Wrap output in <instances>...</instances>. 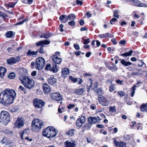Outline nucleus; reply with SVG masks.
<instances>
[{
	"instance_id": "obj_34",
	"label": "nucleus",
	"mask_w": 147,
	"mask_h": 147,
	"mask_svg": "<svg viewBox=\"0 0 147 147\" xmlns=\"http://www.w3.org/2000/svg\"><path fill=\"white\" fill-rule=\"evenodd\" d=\"M138 65L140 67H143L144 65V68H146L147 67L146 66L145 64L142 61L139 60V63L138 64Z\"/></svg>"
},
{
	"instance_id": "obj_11",
	"label": "nucleus",
	"mask_w": 147,
	"mask_h": 147,
	"mask_svg": "<svg viewBox=\"0 0 147 147\" xmlns=\"http://www.w3.org/2000/svg\"><path fill=\"white\" fill-rule=\"evenodd\" d=\"M130 2L131 3V4L135 6L139 7H147V4L141 3L140 1L138 0H129Z\"/></svg>"
},
{
	"instance_id": "obj_32",
	"label": "nucleus",
	"mask_w": 147,
	"mask_h": 147,
	"mask_svg": "<svg viewBox=\"0 0 147 147\" xmlns=\"http://www.w3.org/2000/svg\"><path fill=\"white\" fill-rule=\"evenodd\" d=\"M132 53L133 51L132 50H130L128 52L126 53L121 54V56H124L125 57L130 56L132 55Z\"/></svg>"
},
{
	"instance_id": "obj_20",
	"label": "nucleus",
	"mask_w": 147,
	"mask_h": 147,
	"mask_svg": "<svg viewBox=\"0 0 147 147\" xmlns=\"http://www.w3.org/2000/svg\"><path fill=\"white\" fill-rule=\"evenodd\" d=\"M59 19L62 22L65 23L67 22L68 20L67 16L65 15H62L59 17Z\"/></svg>"
},
{
	"instance_id": "obj_58",
	"label": "nucleus",
	"mask_w": 147,
	"mask_h": 147,
	"mask_svg": "<svg viewBox=\"0 0 147 147\" xmlns=\"http://www.w3.org/2000/svg\"><path fill=\"white\" fill-rule=\"evenodd\" d=\"M102 92V88H99L97 90V93L98 95L101 94Z\"/></svg>"
},
{
	"instance_id": "obj_43",
	"label": "nucleus",
	"mask_w": 147,
	"mask_h": 147,
	"mask_svg": "<svg viewBox=\"0 0 147 147\" xmlns=\"http://www.w3.org/2000/svg\"><path fill=\"white\" fill-rule=\"evenodd\" d=\"M109 111L110 112L112 113H115L116 111V110L115 109V107H110Z\"/></svg>"
},
{
	"instance_id": "obj_26",
	"label": "nucleus",
	"mask_w": 147,
	"mask_h": 147,
	"mask_svg": "<svg viewBox=\"0 0 147 147\" xmlns=\"http://www.w3.org/2000/svg\"><path fill=\"white\" fill-rule=\"evenodd\" d=\"M85 90L84 88H80L76 90L75 91V92L78 95H81L84 92Z\"/></svg>"
},
{
	"instance_id": "obj_15",
	"label": "nucleus",
	"mask_w": 147,
	"mask_h": 147,
	"mask_svg": "<svg viewBox=\"0 0 147 147\" xmlns=\"http://www.w3.org/2000/svg\"><path fill=\"white\" fill-rule=\"evenodd\" d=\"M30 130L29 129H26L24 130L21 131L20 134L22 139L23 140L24 138L28 136L30 133Z\"/></svg>"
},
{
	"instance_id": "obj_50",
	"label": "nucleus",
	"mask_w": 147,
	"mask_h": 147,
	"mask_svg": "<svg viewBox=\"0 0 147 147\" xmlns=\"http://www.w3.org/2000/svg\"><path fill=\"white\" fill-rule=\"evenodd\" d=\"M19 91H21L22 92L25 91L26 90V89L21 85L19 86Z\"/></svg>"
},
{
	"instance_id": "obj_31",
	"label": "nucleus",
	"mask_w": 147,
	"mask_h": 147,
	"mask_svg": "<svg viewBox=\"0 0 147 147\" xmlns=\"http://www.w3.org/2000/svg\"><path fill=\"white\" fill-rule=\"evenodd\" d=\"M68 19L70 20H74L76 19L75 15L73 14H71L69 15L68 16Z\"/></svg>"
},
{
	"instance_id": "obj_30",
	"label": "nucleus",
	"mask_w": 147,
	"mask_h": 147,
	"mask_svg": "<svg viewBox=\"0 0 147 147\" xmlns=\"http://www.w3.org/2000/svg\"><path fill=\"white\" fill-rule=\"evenodd\" d=\"M137 86L136 85H134L133 86L131 90H130L131 92V97H133L134 95L135 92V90L136 89Z\"/></svg>"
},
{
	"instance_id": "obj_22",
	"label": "nucleus",
	"mask_w": 147,
	"mask_h": 147,
	"mask_svg": "<svg viewBox=\"0 0 147 147\" xmlns=\"http://www.w3.org/2000/svg\"><path fill=\"white\" fill-rule=\"evenodd\" d=\"M56 79L53 78L51 77L48 80V81L49 83L51 85H53L56 82Z\"/></svg>"
},
{
	"instance_id": "obj_53",
	"label": "nucleus",
	"mask_w": 147,
	"mask_h": 147,
	"mask_svg": "<svg viewBox=\"0 0 147 147\" xmlns=\"http://www.w3.org/2000/svg\"><path fill=\"white\" fill-rule=\"evenodd\" d=\"M116 82L117 83L121 85L123 84V80L121 81L119 79L116 80Z\"/></svg>"
},
{
	"instance_id": "obj_16",
	"label": "nucleus",
	"mask_w": 147,
	"mask_h": 147,
	"mask_svg": "<svg viewBox=\"0 0 147 147\" xmlns=\"http://www.w3.org/2000/svg\"><path fill=\"white\" fill-rule=\"evenodd\" d=\"M53 63L59 64L62 61V59L61 58L57 57L56 55H53L51 57Z\"/></svg>"
},
{
	"instance_id": "obj_8",
	"label": "nucleus",
	"mask_w": 147,
	"mask_h": 147,
	"mask_svg": "<svg viewBox=\"0 0 147 147\" xmlns=\"http://www.w3.org/2000/svg\"><path fill=\"white\" fill-rule=\"evenodd\" d=\"M50 97L52 99L57 101H61L63 99L60 94L58 92L52 93L50 94Z\"/></svg>"
},
{
	"instance_id": "obj_6",
	"label": "nucleus",
	"mask_w": 147,
	"mask_h": 147,
	"mask_svg": "<svg viewBox=\"0 0 147 147\" xmlns=\"http://www.w3.org/2000/svg\"><path fill=\"white\" fill-rule=\"evenodd\" d=\"M47 137L49 138H52L56 136L57 134L55 128L52 126L48 127H47Z\"/></svg>"
},
{
	"instance_id": "obj_63",
	"label": "nucleus",
	"mask_w": 147,
	"mask_h": 147,
	"mask_svg": "<svg viewBox=\"0 0 147 147\" xmlns=\"http://www.w3.org/2000/svg\"><path fill=\"white\" fill-rule=\"evenodd\" d=\"M53 35V33H49V32H48L47 34V39L50 38L51 36Z\"/></svg>"
},
{
	"instance_id": "obj_60",
	"label": "nucleus",
	"mask_w": 147,
	"mask_h": 147,
	"mask_svg": "<svg viewBox=\"0 0 147 147\" xmlns=\"http://www.w3.org/2000/svg\"><path fill=\"white\" fill-rule=\"evenodd\" d=\"M46 84L44 83L42 86L43 89V90L44 92V93L46 94Z\"/></svg>"
},
{
	"instance_id": "obj_10",
	"label": "nucleus",
	"mask_w": 147,
	"mask_h": 147,
	"mask_svg": "<svg viewBox=\"0 0 147 147\" xmlns=\"http://www.w3.org/2000/svg\"><path fill=\"white\" fill-rule=\"evenodd\" d=\"M24 121L22 118L18 117L15 123L14 126V127L21 128L23 127L24 124Z\"/></svg>"
},
{
	"instance_id": "obj_21",
	"label": "nucleus",
	"mask_w": 147,
	"mask_h": 147,
	"mask_svg": "<svg viewBox=\"0 0 147 147\" xmlns=\"http://www.w3.org/2000/svg\"><path fill=\"white\" fill-rule=\"evenodd\" d=\"M6 72V69L3 67H0V76L2 78Z\"/></svg>"
},
{
	"instance_id": "obj_28",
	"label": "nucleus",
	"mask_w": 147,
	"mask_h": 147,
	"mask_svg": "<svg viewBox=\"0 0 147 147\" xmlns=\"http://www.w3.org/2000/svg\"><path fill=\"white\" fill-rule=\"evenodd\" d=\"M92 124L91 122L88 121L87 123L85 124L84 127V129H89L91 127Z\"/></svg>"
},
{
	"instance_id": "obj_24",
	"label": "nucleus",
	"mask_w": 147,
	"mask_h": 147,
	"mask_svg": "<svg viewBox=\"0 0 147 147\" xmlns=\"http://www.w3.org/2000/svg\"><path fill=\"white\" fill-rule=\"evenodd\" d=\"M36 46L37 47L41 46H44V45H46V40L36 42L35 43Z\"/></svg>"
},
{
	"instance_id": "obj_38",
	"label": "nucleus",
	"mask_w": 147,
	"mask_h": 147,
	"mask_svg": "<svg viewBox=\"0 0 147 147\" xmlns=\"http://www.w3.org/2000/svg\"><path fill=\"white\" fill-rule=\"evenodd\" d=\"M123 139L125 141H129L130 140L129 135L127 134L124 135L123 136Z\"/></svg>"
},
{
	"instance_id": "obj_61",
	"label": "nucleus",
	"mask_w": 147,
	"mask_h": 147,
	"mask_svg": "<svg viewBox=\"0 0 147 147\" xmlns=\"http://www.w3.org/2000/svg\"><path fill=\"white\" fill-rule=\"evenodd\" d=\"M76 3L78 5H82L83 2L82 1L77 0L76 1Z\"/></svg>"
},
{
	"instance_id": "obj_44",
	"label": "nucleus",
	"mask_w": 147,
	"mask_h": 147,
	"mask_svg": "<svg viewBox=\"0 0 147 147\" xmlns=\"http://www.w3.org/2000/svg\"><path fill=\"white\" fill-rule=\"evenodd\" d=\"M115 88V86L114 85L111 84L109 86V90L110 92H112L114 90Z\"/></svg>"
},
{
	"instance_id": "obj_2",
	"label": "nucleus",
	"mask_w": 147,
	"mask_h": 147,
	"mask_svg": "<svg viewBox=\"0 0 147 147\" xmlns=\"http://www.w3.org/2000/svg\"><path fill=\"white\" fill-rule=\"evenodd\" d=\"M19 79L26 88L30 89L34 86V81L28 76L22 75L19 77Z\"/></svg>"
},
{
	"instance_id": "obj_25",
	"label": "nucleus",
	"mask_w": 147,
	"mask_h": 147,
	"mask_svg": "<svg viewBox=\"0 0 147 147\" xmlns=\"http://www.w3.org/2000/svg\"><path fill=\"white\" fill-rule=\"evenodd\" d=\"M121 63L125 66H127L128 65H130L132 63L129 62H127L124 59H122L121 61Z\"/></svg>"
},
{
	"instance_id": "obj_49",
	"label": "nucleus",
	"mask_w": 147,
	"mask_h": 147,
	"mask_svg": "<svg viewBox=\"0 0 147 147\" xmlns=\"http://www.w3.org/2000/svg\"><path fill=\"white\" fill-rule=\"evenodd\" d=\"M0 16L2 18H5L7 16V15L5 13L0 11Z\"/></svg>"
},
{
	"instance_id": "obj_42",
	"label": "nucleus",
	"mask_w": 147,
	"mask_h": 147,
	"mask_svg": "<svg viewBox=\"0 0 147 147\" xmlns=\"http://www.w3.org/2000/svg\"><path fill=\"white\" fill-rule=\"evenodd\" d=\"M99 103L103 106H107L109 105V102H99Z\"/></svg>"
},
{
	"instance_id": "obj_5",
	"label": "nucleus",
	"mask_w": 147,
	"mask_h": 147,
	"mask_svg": "<svg viewBox=\"0 0 147 147\" xmlns=\"http://www.w3.org/2000/svg\"><path fill=\"white\" fill-rule=\"evenodd\" d=\"M45 60L42 57L37 58L35 61V68L38 70L41 69L45 66Z\"/></svg>"
},
{
	"instance_id": "obj_52",
	"label": "nucleus",
	"mask_w": 147,
	"mask_h": 147,
	"mask_svg": "<svg viewBox=\"0 0 147 147\" xmlns=\"http://www.w3.org/2000/svg\"><path fill=\"white\" fill-rule=\"evenodd\" d=\"M110 69L114 71L117 70V68L116 66H114L113 67H111V69Z\"/></svg>"
},
{
	"instance_id": "obj_19",
	"label": "nucleus",
	"mask_w": 147,
	"mask_h": 147,
	"mask_svg": "<svg viewBox=\"0 0 147 147\" xmlns=\"http://www.w3.org/2000/svg\"><path fill=\"white\" fill-rule=\"evenodd\" d=\"M45 104V102H34L33 105L37 108H40Z\"/></svg>"
},
{
	"instance_id": "obj_13",
	"label": "nucleus",
	"mask_w": 147,
	"mask_h": 147,
	"mask_svg": "<svg viewBox=\"0 0 147 147\" xmlns=\"http://www.w3.org/2000/svg\"><path fill=\"white\" fill-rule=\"evenodd\" d=\"M85 117L83 116H82L81 118L77 119L76 123L77 126L79 127H80L82 124L85 123Z\"/></svg>"
},
{
	"instance_id": "obj_18",
	"label": "nucleus",
	"mask_w": 147,
	"mask_h": 147,
	"mask_svg": "<svg viewBox=\"0 0 147 147\" xmlns=\"http://www.w3.org/2000/svg\"><path fill=\"white\" fill-rule=\"evenodd\" d=\"M38 50H37L36 51H32L30 50H29L27 53V55L28 56H32V57H35L38 54Z\"/></svg>"
},
{
	"instance_id": "obj_47",
	"label": "nucleus",
	"mask_w": 147,
	"mask_h": 147,
	"mask_svg": "<svg viewBox=\"0 0 147 147\" xmlns=\"http://www.w3.org/2000/svg\"><path fill=\"white\" fill-rule=\"evenodd\" d=\"M98 37L101 38H107V34L106 33L102 34H99L98 35Z\"/></svg>"
},
{
	"instance_id": "obj_59",
	"label": "nucleus",
	"mask_w": 147,
	"mask_h": 147,
	"mask_svg": "<svg viewBox=\"0 0 147 147\" xmlns=\"http://www.w3.org/2000/svg\"><path fill=\"white\" fill-rule=\"evenodd\" d=\"M90 108L93 110L95 109H96V105L95 104H92L90 105Z\"/></svg>"
},
{
	"instance_id": "obj_29",
	"label": "nucleus",
	"mask_w": 147,
	"mask_h": 147,
	"mask_svg": "<svg viewBox=\"0 0 147 147\" xmlns=\"http://www.w3.org/2000/svg\"><path fill=\"white\" fill-rule=\"evenodd\" d=\"M141 110L143 112H147V103L142 105L141 106Z\"/></svg>"
},
{
	"instance_id": "obj_12",
	"label": "nucleus",
	"mask_w": 147,
	"mask_h": 147,
	"mask_svg": "<svg viewBox=\"0 0 147 147\" xmlns=\"http://www.w3.org/2000/svg\"><path fill=\"white\" fill-rule=\"evenodd\" d=\"M100 119L99 117H90L88 118V121L91 122L92 124L97 123L100 122Z\"/></svg>"
},
{
	"instance_id": "obj_46",
	"label": "nucleus",
	"mask_w": 147,
	"mask_h": 147,
	"mask_svg": "<svg viewBox=\"0 0 147 147\" xmlns=\"http://www.w3.org/2000/svg\"><path fill=\"white\" fill-rule=\"evenodd\" d=\"M14 145L13 143L11 142L6 144V146L7 147H12Z\"/></svg>"
},
{
	"instance_id": "obj_36",
	"label": "nucleus",
	"mask_w": 147,
	"mask_h": 147,
	"mask_svg": "<svg viewBox=\"0 0 147 147\" xmlns=\"http://www.w3.org/2000/svg\"><path fill=\"white\" fill-rule=\"evenodd\" d=\"M98 101H106L105 98L104 96L100 95L98 97Z\"/></svg>"
},
{
	"instance_id": "obj_27",
	"label": "nucleus",
	"mask_w": 147,
	"mask_h": 147,
	"mask_svg": "<svg viewBox=\"0 0 147 147\" xmlns=\"http://www.w3.org/2000/svg\"><path fill=\"white\" fill-rule=\"evenodd\" d=\"M75 132L74 129H71L67 131L66 134L70 136H72L74 135Z\"/></svg>"
},
{
	"instance_id": "obj_23",
	"label": "nucleus",
	"mask_w": 147,
	"mask_h": 147,
	"mask_svg": "<svg viewBox=\"0 0 147 147\" xmlns=\"http://www.w3.org/2000/svg\"><path fill=\"white\" fill-rule=\"evenodd\" d=\"M62 72L63 76L65 77L69 73V69L67 68L63 69L62 70Z\"/></svg>"
},
{
	"instance_id": "obj_51",
	"label": "nucleus",
	"mask_w": 147,
	"mask_h": 147,
	"mask_svg": "<svg viewBox=\"0 0 147 147\" xmlns=\"http://www.w3.org/2000/svg\"><path fill=\"white\" fill-rule=\"evenodd\" d=\"M43 47H41V48L38 50V52L41 54H43L45 52L43 50Z\"/></svg>"
},
{
	"instance_id": "obj_37",
	"label": "nucleus",
	"mask_w": 147,
	"mask_h": 147,
	"mask_svg": "<svg viewBox=\"0 0 147 147\" xmlns=\"http://www.w3.org/2000/svg\"><path fill=\"white\" fill-rule=\"evenodd\" d=\"M8 142V141L7 138L5 137L3 138L1 141V143L2 144H3L4 143L7 144Z\"/></svg>"
},
{
	"instance_id": "obj_17",
	"label": "nucleus",
	"mask_w": 147,
	"mask_h": 147,
	"mask_svg": "<svg viewBox=\"0 0 147 147\" xmlns=\"http://www.w3.org/2000/svg\"><path fill=\"white\" fill-rule=\"evenodd\" d=\"M75 142L73 140L70 141H66L64 142L65 147H74L76 146Z\"/></svg>"
},
{
	"instance_id": "obj_64",
	"label": "nucleus",
	"mask_w": 147,
	"mask_h": 147,
	"mask_svg": "<svg viewBox=\"0 0 147 147\" xmlns=\"http://www.w3.org/2000/svg\"><path fill=\"white\" fill-rule=\"evenodd\" d=\"M90 42V40L89 38H88L86 40H85L84 42V44L86 45L87 44H88L89 42Z\"/></svg>"
},
{
	"instance_id": "obj_45",
	"label": "nucleus",
	"mask_w": 147,
	"mask_h": 147,
	"mask_svg": "<svg viewBox=\"0 0 147 147\" xmlns=\"http://www.w3.org/2000/svg\"><path fill=\"white\" fill-rule=\"evenodd\" d=\"M69 78L70 80L73 82L74 83L76 82L77 80V78H74L72 76H70Z\"/></svg>"
},
{
	"instance_id": "obj_54",
	"label": "nucleus",
	"mask_w": 147,
	"mask_h": 147,
	"mask_svg": "<svg viewBox=\"0 0 147 147\" xmlns=\"http://www.w3.org/2000/svg\"><path fill=\"white\" fill-rule=\"evenodd\" d=\"M138 126L137 127V129L138 130H139L140 129H140L141 130H142V124H140V123H138Z\"/></svg>"
},
{
	"instance_id": "obj_4",
	"label": "nucleus",
	"mask_w": 147,
	"mask_h": 147,
	"mask_svg": "<svg viewBox=\"0 0 147 147\" xmlns=\"http://www.w3.org/2000/svg\"><path fill=\"white\" fill-rule=\"evenodd\" d=\"M9 119V114L7 112L3 111L0 113V122L7 124L10 121Z\"/></svg>"
},
{
	"instance_id": "obj_55",
	"label": "nucleus",
	"mask_w": 147,
	"mask_h": 147,
	"mask_svg": "<svg viewBox=\"0 0 147 147\" xmlns=\"http://www.w3.org/2000/svg\"><path fill=\"white\" fill-rule=\"evenodd\" d=\"M74 47L75 48L76 50H78L80 49V46L79 45L74 44Z\"/></svg>"
},
{
	"instance_id": "obj_41",
	"label": "nucleus",
	"mask_w": 147,
	"mask_h": 147,
	"mask_svg": "<svg viewBox=\"0 0 147 147\" xmlns=\"http://www.w3.org/2000/svg\"><path fill=\"white\" fill-rule=\"evenodd\" d=\"M17 2H11L10 3H9L8 4V7H10V8H12L13 7L15 6V4L17 3Z\"/></svg>"
},
{
	"instance_id": "obj_40",
	"label": "nucleus",
	"mask_w": 147,
	"mask_h": 147,
	"mask_svg": "<svg viewBox=\"0 0 147 147\" xmlns=\"http://www.w3.org/2000/svg\"><path fill=\"white\" fill-rule=\"evenodd\" d=\"M1 102V103L5 106H7L13 103V102Z\"/></svg>"
},
{
	"instance_id": "obj_3",
	"label": "nucleus",
	"mask_w": 147,
	"mask_h": 147,
	"mask_svg": "<svg viewBox=\"0 0 147 147\" xmlns=\"http://www.w3.org/2000/svg\"><path fill=\"white\" fill-rule=\"evenodd\" d=\"M44 125V123L41 120L37 119L34 120L32 123V129L33 131L38 132Z\"/></svg>"
},
{
	"instance_id": "obj_62",
	"label": "nucleus",
	"mask_w": 147,
	"mask_h": 147,
	"mask_svg": "<svg viewBox=\"0 0 147 147\" xmlns=\"http://www.w3.org/2000/svg\"><path fill=\"white\" fill-rule=\"evenodd\" d=\"M117 20L116 18H113L110 21V23L112 24H113V23L114 22H116Z\"/></svg>"
},
{
	"instance_id": "obj_56",
	"label": "nucleus",
	"mask_w": 147,
	"mask_h": 147,
	"mask_svg": "<svg viewBox=\"0 0 147 147\" xmlns=\"http://www.w3.org/2000/svg\"><path fill=\"white\" fill-rule=\"evenodd\" d=\"M68 24L72 26H74L75 25V23L74 20H72L71 22H69Z\"/></svg>"
},
{
	"instance_id": "obj_48",
	"label": "nucleus",
	"mask_w": 147,
	"mask_h": 147,
	"mask_svg": "<svg viewBox=\"0 0 147 147\" xmlns=\"http://www.w3.org/2000/svg\"><path fill=\"white\" fill-rule=\"evenodd\" d=\"M117 93L119 96H122L125 95V92L123 91H120L118 92Z\"/></svg>"
},
{
	"instance_id": "obj_33",
	"label": "nucleus",
	"mask_w": 147,
	"mask_h": 147,
	"mask_svg": "<svg viewBox=\"0 0 147 147\" xmlns=\"http://www.w3.org/2000/svg\"><path fill=\"white\" fill-rule=\"evenodd\" d=\"M13 35V32L12 31H9L6 33V35L7 37L10 38Z\"/></svg>"
},
{
	"instance_id": "obj_57",
	"label": "nucleus",
	"mask_w": 147,
	"mask_h": 147,
	"mask_svg": "<svg viewBox=\"0 0 147 147\" xmlns=\"http://www.w3.org/2000/svg\"><path fill=\"white\" fill-rule=\"evenodd\" d=\"M88 84H89V86L90 88L91 87L92 85V80L91 79L89 78L88 80Z\"/></svg>"
},
{
	"instance_id": "obj_35",
	"label": "nucleus",
	"mask_w": 147,
	"mask_h": 147,
	"mask_svg": "<svg viewBox=\"0 0 147 147\" xmlns=\"http://www.w3.org/2000/svg\"><path fill=\"white\" fill-rule=\"evenodd\" d=\"M119 12L117 10H115L113 12V16L117 18H119V16L118 15Z\"/></svg>"
},
{
	"instance_id": "obj_1",
	"label": "nucleus",
	"mask_w": 147,
	"mask_h": 147,
	"mask_svg": "<svg viewBox=\"0 0 147 147\" xmlns=\"http://www.w3.org/2000/svg\"><path fill=\"white\" fill-rule=\"evenodd\" d=\"M16 96L15 91L6 89L0 94V101H13Z\"/></svg>"
},
{
	"instance_id": "obj_14",
	"label": "nucleus",
	"mask_w": 147,
	"mask_h": 147,
	"mask_svg": "<svg viewBox=\"0 0 147 147\" xmlns=\"http://www.w3.org/2000/svg\"><path fill=\"white\" fill-rule=\"evenodd\" d=\"M113 139L114 143L116 147H126V143L125 142L117 141L115 138H114Z\"/></svg>"
},
{
	"instance_id": "obj_39",
	"label": "nucleus",
	"mask_w": 147,
	"mask_h": 147,
	"mask_svg": "<svg viewBox=\"0 0 147 147\" xmlns=\"http://www.w3.org/2000/svg\"><path fill=\"white\" fill-rule=\"evenodd\" d=\"M15 73L12 72L10 73L8 76V77L10 79H13L15 78Z\"/></svg>"
},
{
	"instance_id": "obj_9",
	"label": "nucleus",
	"mask_w": 147,
	"mask_h": 147,
	"mask_svg": "<svg viewBox=\"0 0 147 147\" xmlns=\"http://www.w3.org/2000/svg\"><path fill=\"white\" fill-rule=\"evenodd\" d=\"M20 60V57L19 56H16L15 57L9 58V59L7 60V62L8 64L12 65L19 62Z\"/></svg>"
},
{
	"instance_id": "obj_7",
	"label": "nucleus",
	"mask_w": 147,
	"mask_h": 147,
	"mask_svg": "<svg viewBox=\"0 0 147 147\" xmlns=\"http://www.w3.org/2000/svg\"><path fill=\"white\" fill-rule=\"evenodd\" d=\"M47 70L50 71L53 73H56L58 71L57 65L55 63H53L51 66L50 64H47Z\"/></svg>"
}]
</instances>
